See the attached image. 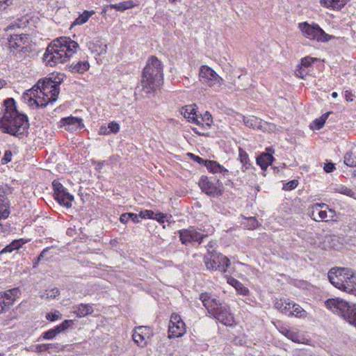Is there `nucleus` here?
I'll return each instance as SVG.
<instances>
[{
    "label": "nucleus",
    "mask_w": 356,
    "mask_h": 356,
    "mask_svg": "<svg viewBox=\"0 0 356 356\" xmlns=\"http://www.w3.org/2000/svg\"><path fill=\"white\" fill-rule=\"evenodd\" d=\"M94 14H95V11L94 10H91V11L85 10L82 14H81L74 20V22L72 23V26L83 24Z\"/></svg>",
    "instance_id": "obj_31"
},
{
    "label": "nucleus",
    "mask_w": 356,
    "mask_h": 356,
    "mask_svg": "<svg viewBox=\"0 0 356 356\" xmlns=\"http://www.w3.org/2000/svg\"><path fill=\"white\" fill-rule=\"evenodd\" d=\"M50 292H51V294L48 293L47 298H55L57 296H58L60 294L59 289L56 287L52 289Z\"/></svg>",
    "instance_id": "obj_58"
},
{
    "label": "nucleus",
    "mask_w": 356,
    "mask_h": 356,
    "mask_svg": "<svg viewBox=\"0 0 356 356\" xmlns=\"http://www.w3.org/2000/svg\"><path fill=\"white\" fill-rule=\"evenodd\" d=\"M10 202L2 193H0V209L9 208Z\"/></svg>",
    "instance_id": "obj_46"
},
{
    "label": "nucleus",
    "mask_w": 356,
    "mask_h": 356,
    "mask_svg": "<svg viewBox=\"0 0 356 356\" xmlns=\"http://www.w3.org/2000/svg\"><path fill=\"white\" fill-rule=\"evenodd\" d=\"M233 282L236 284V289L239 291L240 293L242 295H246L248 293V289L245 287L242 286V284L237 280H233Z\"/></svg>",
    "instance_id": "obj_52"
},
{
    "label": "nucleus",
    "mask_w": 356,
    "mask_h": 356,
    "mask_svg": "<svg viewBox=\"0 0 356 356\" xmlns=\"http://www.w3.org/2000/svg\"><path fill=\"white\" fill-rule=\"evenodd\" d=\"M323 169L326 172L330 173L334 171L335 166L332 163H327L325 164Z\"/></svg>",
    "instance_id": "obj_54"
},
{
    "label": "nucleus",
    "mask_w": 356,
    "mask_h": 356,
    "mask_svg": "<svg viewBox=\"0 0 356 356\" xmlns=\"http://www.w3.org/2000/svg\"><path fill=\"white\" fill-rule=\"evenodd\" d=\"M28 242V240L19 238L13 240L10 244L7 245L3 249L0 251V254L7 252H12L15 250H19L24 244Z\"/></svg>",
    "instance_id": "obj_20"
},
{
    "label": "nucleus",
    "mask_w": 356,
    "mask_h": 356,
    "mask_svg": "<svg viewBox=\"0 0 356 356\" xmlns=\"http://www.w3.org/2000/svg\"><path fill=\"white\" fill-rule=\"evenodd\" d=\"M15 299L8 293V291L0 292V302L3 304L6 310L8 309L15 302Z\"/></svg>",
    "instance_id": "obj_25"
},
{
    "label": "nucleus",
    "mask_w": 356,
    "mask_h": 356,
    "mask_svg": "<svg viewBox=\"0 0 356 356\" xmlns=\"http://www.w3.org/2000/svg\"><path fill=\"white\" fill-rule=\"evenodd\" d=\"M129 213H122L120 217V220L122 223L126 224L130 220L129 219Z\"/></svg>",
    "instance_id": "obj_60"
},
{
    "label": "nucleus",
    "mask_w": 356,
    "mask_h": 356,
    "mask_svg": "<svg viewBox=\"0 0 356 356\" xmlns=\"http://www.w3.org/2000/svg\"><path fill=\"white\" fill-rule=\"evenodd\" d=\"M129 219L131 220L135 223H138L140 222L139 220V214L134 213H129Z\"/></svg>",
    "instance_id": "obj_61"
},
{
    "label": "nucleus",
    "mask_w": 356,
    "mask_h": 356,
    "mask_svg": "<svg viewBox=\"0 0 356 356\" xmlns=\"http://www.w3.org/2000/svg\"><path fill=\"white\" fill-rule=\"evenodd\" d=\"M246 222H243L244 226L248 229H254L258 226V221L254 217L245 218Z\"/></svg>",
    "instance_id": "obj_37"
},
{
    "label": "nucleus",
    "mask_w": 356,
    "mask_h": 356,
    "mask_svg": "<svg viewBox=\"0 0 356 356\" xmlns=\"http://www.w3.org/2000/svg\"><path fill=\"white\" fill-rule=\"evenodd\" d=\"M73 325L72 320H65L60 324L55 326L53 329L57 334L65 332L68 327Z\"/></svg>",
    "instance_id": "obj_35"
},
{
    "label": "nucleus",
    "mask_w": 356,
    "mask_h": 356,
    "mask_svg": "<svg viewBox=\"0 0 356 356\" xmlns=\"http://www.w3.org/2000/svg\"><path fill=\"white\" fill-rule=\"evenodd\" d=\"M13 98L4 100L5 109L0 118V128L3 133L21 138L28 135L29 122L28 117L17 110Z\"/></svg>",
    "instance_id": "obj_1"
},
{
    "label": "nucleus",
    "mask_w": 356,
    "mask_h": 356,
    "mask_svg": "<svg viewBox=\"0 0 356 356\" xmlns=\"http://www.w3.org/2000/svg\"><path fill=\"white\" fill-rule=\"evenodd\" d=\"M188 155L195 162L200 163V164H204V161H206V160L203 159L202 158L198 156H196L192 153H188Z\"/></svg>",
    "instance_id": "obj_53"
},
{
    "label": "nucleus",
    "mask_w": 356,
    "mask_h": 356,
    "mask_svg": "<svg viewBox=\"0 0 356 356\" xmlns=\"http://www.w3.org/2000/svg\"><path fill=\"white\" fill-rule=\"evenodd\" d=\"M163 79L162 63L156 56H152L143 70L140 83L136 86V90L150 94L163 83Z\"/></svg>",
    "instance_id": "obj_4"
},
{
    "label": "nucleus",
    "mask_w": 356,
    "mask_h": 356,
    "mask_svg": "<svg viewBox=\"0 0 356 356\" xmlns=\"http://www.w3.org/2000/svg\"><path fill=\"white\" fill-rule=\"evenodd\" d=\"M165 216L162 213H156L154 215V220H156L159 222H164Z\"/></svg>",
    "instance_id": "obj_57"
},
{
    "label": "nucleus",
    "mask_w": 356,
    "mask_h": 356,
    "mask_svg": "<svg viewBox=\"0 0 356 356\" xmlns=\"http://www.w3.org/2000/svg\"><path fill=\"white\" fill-rule=\"evenodd\" d=\"M344 163L349 167L356 166V150L348 152L343 157Z\"/></svg>",
    "instance_id": "obj_30"
},
{
    "label": "nucleus",
    "mask_w": 356,
    "mask_h": 356,
    "mask_svg": "<svg viewBox=\"0 0 356 356\" xmlns=\"http://www.w3.org/2000/svg\"><path fill=\"white\" fill-rule=\"evenodd\" d=\"M152 332L149 327L138 326L134 330L132 339L136 344L143 348L147 345L146 339L152 336Z\"/></svg>",
    "instance_id": "obj_15"
},
{
    "label": "nucleus",
    "mask_w": 356,
    "mask_h": 356,
    "mask_svg": "<svg viewBox=\"0 0 356 356\" xmlns=\"http://www.w3.org/2000/svg\"><path fill=\"white\" fill-rule=\"evenodd\" d=\"M316 60V58H312L309 56L305 57L301 59L300 66L302 67H308Z\"/></svg>",
    "instance_id": "obj_42"
},
{
    "label": "nucleus",
    "mask_w": 356,
    "mask_h": 356,
    "mask_svg": "<svg viewBox=\"0 0 356 356\" xmlns=\"http://www.w3.org/2000/svg\"><path fill=\"white\" fill-rule=\"evenodd\" d=\"M200 299L208 312L220 323L227 326L233 324L234 317L227 305L221 303L207 293L200 294Z\"/></svg>",
    "instance_id": "obj_6"
},
{
    "label": "nucleus",
    "mask_w": 356,
    "mask_h": 356,
    "mask_svg": "<svg viewBox=\"0 0 356 356\" xmlns=\"http://www.w3.org/2000/svg\"><path fill=\"white\" fill-rule=\"evenodd\" d=\"M154 213L152 210H144L139 213V216L144 219H153Z\"/></svg>",
    "instance_id": "obj_45"
},
{
    "label": "nucleus",
    "mask_w": 356,
    "mask_h": 356,
    "mask_svg": "<svg viewBox=\"0 0 356 356\" xmlns=\"http://www.w3.org/2000/svg\"><path fill=\"white\" fill-rule=\"evenodd\" d=\"M0 193H2L4 195V196H6L7 195L12 193V188L8 186H6L2 188V191L0 192Z\"/></svg>",
    "instance_id": "obj_63"
},
{
    "label": "nucleus",
    "mask_w": 356,
    "mask_h": 356,
    "mask_svg": "<svg viewBox=\"0 0 356 356\" xmlns=\"http://www.w3.org/2000/svg\"><path fill=\"white\" fill-rule=\"evenodd\" d=\"M201 120L204 122L207 127H210L213 122L212 116L208 111H206L204 115L201 117Z\"/></svg>",
    "instance_id": "obj_43"
},
{
    "label": "nucleus",
    "mask_w": 356,
    "mask_h": 356,
    "mask_svg": "<svg viewBox=\"0 0 356 356\" xmlns=\"http://www.w3.org/2000/svg\"><path fill=\"white\" fill-rule=\"evenodd\" d=\"M170 337H179L185 333V324L184 321L178 322L176 324H169L168 327Z\"/></svg>",
    "instance_id": "obj_17"
},
{
    "label": "nucleus",
    "mask_w": 356,
    "mask_h": 356,
    "mask_svg": "<svg viewBox=\"0 0 356 356\" xmlns=\"http://www.w3.org/2000/svg\"><path fill=\"white\" fill-rule=\"evenodd\" d=\"M195 120L193 122V123H195L200 127V129H204L205 127H207L203 121L201 120V117L199 118L197 115V114L195 115Z\"/></svg>",
    "instance_id": "obj_55"
},
{
    "label": "nucleus",
    "mask_w": 356,
    "mask_h": 356,
    "mask_svg": "<svg viewBox=\"0 0 356 356\" xmlns=\"http://www.w3.org/2000/svg\"><path fill=\"white\" fill-rule=\"evenodd\" d=\"M204 261L207 269L219 270L222 273H225L230 265V261L227 257L216 252H208L204 257Z\"/></svg>",
    "instance_id": "obj_8"
},
{
    "label": "nucleus",
    "mask_w": 356,
    "mask_h": 356,
    "mask_svg": "<svg viewBox=\"0 0 356 356\" xmlns=\"http://www.w3.org/2000/svg\"><path fill=\"white\" fill-rule=\"evenodd\" d=\"M292 301L289 300H280L275 302V307L280 311L282 314L289 316L290 311H291Z\"/></svg>",
    "instance_id": "obj_21"
},
{
    "label": "nucleus",
    "mask_w": 356,
    "mask_h": 356,
    "mask_svg": "<svg viewBox=\"0 0 356 356\" xmlns=\"http://www.w3.org/2000/svg\"><path fill=\"white\" fill-rule=\"evenodd\" d=\"M199 75L202 82L210 87L219 88L224 82V80L207 65L200 67Z\"/></svg>",
    "instance_id": "obj_12"
},
{
    "label": "nucleus",
    "mask_w": 356,
    "mask_h": 356,
    "mask_svg": "<svg viewBox=\"0 0 356 356\" xmlns=\"http://www.w3.org/2000/svg\"><path fill=\"white\" fill-rule=\"evenodd\" d=\"M307 214L315 221L334 220L335 211L329 209L328 205L324 203L314 204L309 207Z\"/></svg>",
    "instance_id": "obj_10"
},
{
    "label": "nucleus",
    "mask_w": 356,
    "mask_h": 356,
    "mask_svg": "<svg viewBox=\"0 0 356 356\" xmlns=\"http://www.w3.org/2000/svg\"><path fill=\"white\" fill-rule=\"evenodd\" d=\"M299 28L305 37L318 42H328L334 37L326 33L318 24H309L307 22L299 24Z\"/></svg>",
    "instance_id": "obj_9"
},
{
    "label": "nucleus",
    "mask_w": 356,
    "mask_h": 356,
    "mask_svg": "<svg viewBox=\"0 0 356 356\" xmlns=\"http://www.w3.org/2000/svg\"><path fill=\"white\" fill-rule=\"evenodd\" d=\"M99 134L102 135H108L110 134L108 127L102 126L99 129Z\"/></svg>",
    "instance_id": "obj_62"
},
{
    "label": "nucleus",
    "mask_w": 356,
    "mask_h": 356,
    "mask_svg": "<svg viewBox=\"0 0 356 356\" xmlns=\"http://www.w3.org/2000/svg\"><path fill=\"white\" fill-rule=\"evenodd\" d=\"M327 309L343 317L350 324L356 326V306L340 299H328L325 302Z\"/></svg>",
    "instance_id": "obj_7"
},
{
    "label": "nucleus",
    "mask_w": 356,
    "mask_h": 356,
    "mask_svg": "<svg viewBox=\"0 0 356 356\" xmlns=\"http://www.w3.org/2000/svg\"><path fill=\"white\" fill-rule=\"evenodd\" d=\"M198 184L202 191L209 196L218 197L222 195V185L219 180L214 184L207 177L202 176Z\"/></svg>",
    "instance_id": "obj_14"
},
{
    "label": "nucleus",
    "mask_w": 356,
    "mask_h": 356,
    "mask_svg": "<svg viewBox=\"0 0 356 356\" xmlns=\"http://www.w3.org/2000/svg\"><path fill=\"white\" fill-rule=\"evenodd\" d=\"M330 282L337 289L356 295V276L349 268L333 267L327 273Z\"/></svg>",
    "instance_id": "obj_5"
},
{
    "label": "nucleus",
    "mask_w": 356,
    "mask_h": 356,
    "mask_svg": "<svg viewBox=\"0 0 356 356\" xmlns=\"http://www.w3.org/2000/svg\"><path fill=\"white\" fill-rule=\"evenodd\" d=\"M79 47V44L70 38H58L48 45L43 55V60L51 67L63 63L76 52Z\"/></svg>",
    "instance_id": "obj_2"
},
{
    "label": "nucleus",
    "mask_w": 356,
    "mask_h": 356,
    "mask_svg": "<svg viewBox=\"0 0 356 356\" xmlns=\"http://www.w3.org/2000/svg\"><path fill=\"white\" fill-rule=\"evenodd\" d=\"M274 160L271 154L264 152L257 158V164L259 165L263 170H266Z\"/></svg>",
    "instance_id": "obj_18"
},
{
    "label": "nucleus",
    "mask_w": 356,
    "mask_h": 356,
    "mask_svg": "<svg viewBox=\"0 0 356 356\" xmlns=\"http://www.w3.org/2000/svg\"><path fill=\"white\" fill-rule=\"evenodd\" d=\"M54 188V199L60 204L66 208L72 207V202L74 200V196L70 194L67 189L60 182L54 181L52 183Z\"/></svg>",
    "instance_id": "obj_11"
},
{
    "label": "nucleus",
    "mask_w": 356,
    "mask_h": 356,
    "mask_svg": "<svg viewBox=\"0 0 356 356\" xmlns=\"http://www.w3.org/2000/svg\"><path fill=\"white\" fill-rule=\"evenodd\" d=\"M204 165L213 173H222L225 176V173L228 172L227 169L215 161L206 160Z\"/></svg>",
    "instance_id": "obj_19"
},
{
    "label": "nucleus",
    "mask_w": 356,
    "mask_h": 356,
    "mask_svg": "<svg viewBox=\"0 0 356 356\" xmlns=\"http://www.w3.org/2000/svg\"><path fill=\"white\" fill-rule=\"evenodd\" d=\"M90 67L89 63L88 61H79L76 63H72L70 66V70L72 72H76L79 74H83L87 71Z\"/></svg>",
    "instance_id": "obj_24"
},
{
    "label": "nucleus",
    "mask_w": 356,
    "mask_h": 356,
    "mask_svg": "<svg viewBox=\"0 0 356 356\" xmlns=\"http://www.w3.org/2000/svg\"><path fill=\"white\" fill-rule=\"evenodd\" d=\"M238 157L242 164V170L245 172L246 170H248L251 166L248 154L242 148H239Z\"/></svg>",
    "instance_id": "obj_26"
},
{
    "label": "nucleus",
    "mask_w": 356,
    "mask_h": 356,
    "mask_svg": "<svg viewBox=\"0 0 356 356\" xmlns=\"http://www.w3.org/2000/svg\"><path fill=\"white\" fill-rule=\"evenodd\" d=\"M76 316L79 317L85 316L93 312V308L89 304H80L76 310Z\"/></svg>",
    "instance_id": "obj_28"
},
{
    "label": "nucleus",
    "mask_w": 356,
    "mask_h": 356,
    "mask_svg": "<svg viewBox=\"0 0 356 356\" xmlns=\"http://www.w3.org/2000/svg\"><path fill=\"white\" fill-rule=\"evenodd\" d=\"M243 120L247 127L254 129L265 131L267 129V126H269V129L272 130L275 127L273 124H269L268 122H263L261 119L254 115L243 116Z\"/></svg>",
    "instance_id": "obj_16"
},
{
    "label": "nucleus",
    "mask_w": 356,
    "mask_h": 356,
    "mask_svg": "<svg viewBox=\"0 0 356 356\" xmlns=\"http://www.w3.org/2000/svg\"><path fill=\"white\" fill-rule=\"evenodd\" d=\"M353 95L352 94V92L350 91H348V90L345 91V98H346V101L353 102Z\"/></svg>",
    "instance_id": "obj_64"
},
{
    "label": "nucleus",
    "mask_w": 356,
    "mask_h": 356,
    "mask_svg": "<svg viewBox=\"0 0 356 356\" xmlns=\"http://www.w3.org/2000/svg\"><path fill=\"white\" fill-rule=\"evenodd\" d=\"M298 180L293 179L284 184L283 189L285 191H291L296 188L298 186Z\"/></svg>",
    "instance_id": "obj_44"
},
{
    "label": "nucleus",
    "mask_w": 356,
    "mask_h": 356,
    "mask_svg": "<svg viewBox=\"0 0 356 356\" xmlns=\"http://www.w3.org/2000/svg\"><path fill=\"white\" fill-rule=\"evenodd\" d=\"M307 73V71L300 65L297 66V68L296 69L295 71L296 75L301 79H305Z\"/></svg>",
    "instance_id": "obj_47"
},
{
    "label": "nucleus",
    "mask_w": 356,
    "mask_h": 356,
    "mask_svg": "<svg viewBox=\"0 0 356 356\" xmlns=\"http://www.w3.org/2000/svg\"><path fill=\"white\" fill-rule=\"evenodd\" d=\"M348 0H321L320 3L322 6L333 9L340 10L347 3Z\"/></svg>",
    "instance_id": "obj_22"
},
{
    "label": "nucleus",
    "mask_w": 356,
    "mask_h": 356,
    "mask_svg": "<svg viewBox=\"0 0 356 356\" xmlns=\"http://www.w3.org/2000/svg\"><path fill=\"white\" fill-rule=\"evenodd\" d=\"M331 113V112H327L322 115L319 118H317L315 120H314L312 124L310 125L311 129L317 130L321 129L323 127L326 120Z\"/></svg>",
    "instance_id": "obj_29"
},
{
    "label": "nucleus",
    "mask_w": 356,
    "mask_h": 356,
    "mask_svg": "<svg viewBox=\"0 0 356 356\" xmlns=\"http://www.w3.org/2000/svg\"><path fill=\"white\" fill-rule=\"evenodd\" d=\"M183 111L181 113L183 114L185 118H187L189 122H193L195 119V115L197 114L195 109L191 105H186L182 108Z\"/></svg>",
    "instance_id": "obj_32"
},
{
    "label": "nucleus",
    "mask_w": 356,
    "mask_h": 356,
    "mask_svg": "<svg viewBox=\"0 0 356 356\" xmlns=\"http://www.w3.org/2000/svg\"><path fill=\"white\" fill-rule=\"evenodd\" d=\"M178 234L181 243L184 245L192 243L193 242H197L200 244L203 239L207 236V234L200 233L197 229L194 227L180 229L178 231Z\"/></svg>",
    "instance_id": "obj_13"
},
{
    "label": "nucleus",
    "mask_w": 356,
    "mask_h": 356,
    "mask_svg": "<svg viewBox=\"0 0 356 356\" xmlns=\"http://www.w3.org/2000/svg\"><path fill=\"white\" fill-rule=\"evenodd\" d=\"M335 191L351 197L355 196V193L350 188L344 186H339L335 189Z\"/></svg>",
    "instance_id": "obj_38"
},
{
    "label": "nucleus",
    "mask_w": 356,
    "mask_h": 356,
    "mask_svg": "<svg viewBox=\"0 0 356 356\" xmlns=\"http://www.w3.org/2000/svg\"><path fill=\"white\" fill-rule=\"evenodd\" d=\"M12 152L10 150H6L4 153L3 158L1 159V163L6 164L11 161L12 159Z\"/></svg>",
    "instance_id": "obj_50"
},
{
    "label": "nucleus",
    "mask_w": 356,
    "mask_h": 356,
    "mask_svg": "<svg viewBox=\"0 0 356 356\" xmlns=\"http://www.w3.org/2000/svg\"><path fill=\"white\" fill-rule=\"evenodd\" d=\"M108 128L109 129L110 134H116L120 130V125L115 122H111L108 124Z\"/></svg>",
    "instance_id": "obj_49"
},
{
    "label": "nucleus",
    "mask_w": 356,
    "mask_h": 356,
    "mask_svg": "<svg viewBox=\"0 0 356 356\" xmlns=\"http://www.w3.org/2000/svg\"><path fill=\"white\" fill-rule=\"evenodd\" d=\"M8 293L11 296H13L15 300L16 299V298L19 294V289L18 288H13L12 289L8 290Z\"/></svg>",
    "instance_id": "obj_59"
},
{
    "label": "nucleus",
    "mask_w": 356,
    "mask_h": 356,
    "mask_svg": "<svg viewBox=\"0 0 356 356\" xmlns=\"http://www.w3.org/2000/svg\"><path fill=\"white\" fill-rule=\"evenodd\" d=\"M51 248V247H47L44 249H43V250L40 252V254H39V256L34 259V261H33V266L35 267L38 263L46 256V253L49 251V250Z\"/></svg>",
    "instance_id": "obj_48"
},
{
    "label": "nucleus",
    "mask_w": 356,
    "mask_h": 356,
    "mask_svg": "<svg viewBox=\"0 0 356 356\" xmlns=\"http://www.w3.org/2000/svg\"><path fill=\"white\" fill-rule=\"evenodd\" d=\"M22 42V38L18 35H11L9 40V48L10 51H14L21 47L20 42Z\"/></svg>",
    "instance_id": "obj_34"
},
{
    "label": "nucleus",
    "mask_w": 356,
    "mask_h": 356,
    "mask_svg": "<svg viewBox=\"0 0 356 356\" xmlns=\"http://www.w3.org/2000/svg\"><path fill=\"white\" fill-rule=\"evenodd\" d=\"M49 78H52V82L54 83V85H55L56 87L59 88L60 84L63 81V74H58L56 76L53 75L52 76H50Z\"/></svg>",
    "instance_id": "obj_51"
},
{
    "label": "nucleus",
    "mask_w": 356,
    "mask_h": 356,
    "mask_svg": "<svg viewBox=\"0 0 356 356\" xmlns=\"http://www.w3.org/2000/svg\"><path fill=\"white\" fill-rule=\"evenodd\" d=\"M65 348V346L61 345L60 343H43V344H38L36 346V349L38 352H44V351H48L50 349L54 350L55 352H59L63 350Z\"/></svg>",
    "instance_id": "obj_23"
},
{
    "label": "nucleus",
    "mask_w": 356,
    "mask_h": 356,
    "mask_svg": "<svg viewBox=\"0 0 356 356\" xmlns=\"http://www.w3.org/2000/svg\"><path fill=\"white\" fill-rule=\"evenodd\" d=\"M46 318L49 321H54L62 318V314L58 311L47 313Z\"/></svg>",
    "instance_id": "obj_40"
},
{
    "label": "nucleus",
    "mask_w": 356,
    "mask_h": 356,
    "mask_svg": "<svg viewBox=\"0 0 356 356\" xmlns=\"http://www.w3.org/2000/svg\"><path fill=\"white\" fill-rule=\"evenodd\" d=\"M60 88L56 87L52 82V78L40 79L31 90L24 94V98L29 102L33 101L37 108H44L49 103L57 100Z\"/></svg>",
    "instance_id": "obj_3"
},
{
    "label": "nucleus",
    "mask_w": 356,
    "mask_h": 356,
    "mask_svg": "<svg viewBox=\"0 0 356 356\" xmlns=\"http://www.w3.org/2000/svg\"><path fill=\"white\" fill-rule=\"evenodd\" d=\"M305 311L298 304L292 302L291 311L289 314V316H295L298 317L302 316V314H305Z\"/></svg>",
    "instance_id": "obj_36"
},
{
    "label": "nucleus",
    "mask_w": 356,
    "mask_h": 356,
    "mask_svg": "<svg viewBox=\"0 0 356 356\" xmlns=\"http://www.w3.org/2000/svg\"><path fill=\"white\" fill-rule=\"evenodd\" d=\"M136 4L132 1H123L116 4H109L111 8H114L118 11L123 12L127 9L135 7Z\"/></svg>",
    "instance_id": "obj_27"
},
{
    "label": "nucleus",
    "mask_w": 356,
    "mask_h": 356,
    "mask_svg": "<svg viewBox=\"0 0 356 356\" xmlns=\"http://www.w3.org/2000/svg\"><path fill=\"white\" fill-rule=\"evenodd\" d=\"M280 332L283 334L286 337L294 342H300L301 337L297 332H295L285 327H282L280 330Z\"/></svg>",
    "instance_id": "obj_33"
},
{
    "label": "nucleus",
    "mask_w": 356,
    "mask_h": 356,
    "mask_svg": "<svg viewBox=\"0 0 356 356\" xmlns=\"http://www.w3.org/2000/svg\"><path fill=\"white\" fill-rule=\"evenodd\" d=\"M183 321L180 316L177 314H172L170 317V323L169 324H176L178 323V322Z\"/></svg>",
    "instance_id": "obj_56"
},
{
    "label": "nucleus",
    "mask_w": 356,
    "mask_h": 356,
    "mask_svg": "<svg viewBox=\"0 0 356 356\" xmlns=\"http://www.w3.org/2000/svg\"><path fill=\"white\" fill-rule=\"evenodd\" d=\"M65 124L67 125H79L81 122V119L75 117H68L63 119Z\"/></svg>",
    "instance_id": "obj_39"
},
{
    "label": "nucleus",
    "mask_w": 356,
    "mask_h": 356,
    "mask_svg": "<svg viewBox=\"0 0 356 356\" xmlns=\"http://www.w3.org/2000/svg\"><path fill=\"white\" fill-rule=\"evenodd\" d=\"M57 335L58 334H56L55 330L52 328L42 333V339L46 340H51L54 339Z\"/></svg>",
    "instance_id": "obj_41"
}]
</instances>
